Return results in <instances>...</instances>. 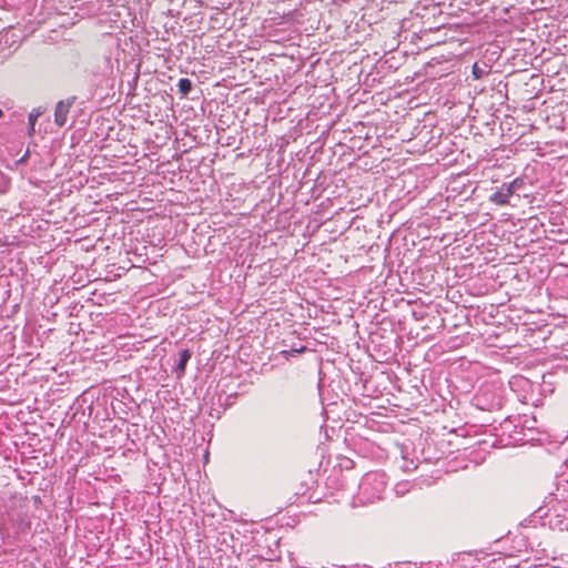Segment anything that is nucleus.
<instances>
[{
	"label": "nucleus",
	"instance_id": "obj_7",
	"mask_svg": "<svg viewBox=\"0 0 568 568\" xmlns=\"http://www.w3.org/2000/svg\"><path fill=\"white\" fill-rule=\"evenodd\" d=\"M485 73L486 71L479 68L477 63L473 65V74L476 79H480Z\"/></svg>",
	"mask_w": 568,
	"mask_h": 568
},
{
	"label": "nucleus",
	"instance_id": "obj_2",
	"mask_svg": "<svg viewBox=\"0 0 568 568\" xmlns=\"http://www.w3.org/2000/svg\"><path fill=\"white\" fill-rule=\"evenodd\" d=\"M75 97L61 100L57 103L54 109V123L62 128L68 121V114L74 103Z\"/></svg>",
	"mask_w": 568,
	"mask_h": 568
},
{
	"label": "nucleus",
	"instance_id": "obj_4",
	"mask_svg": "<svg viewBox=\"0 0 568 568\" xmlns=\"http://www.w3.org/2000/svg\"><path fill=\"white\" fill-rule=\"evenodd\" d=\"M191 356L192 354L189 349H183L180 352L179 363L175 368L179 376L184 374L186 364L190 361Z\"/></svg>",
	"mask_w": 568,
	"mask_h": 568
},
{
	"label": "nucleus",
	"instance_id": "obj_8",
	"mask_svg": "<svg viewBox=\"0 0 568 568\" xmlns=\"http://www.w3.org/2000/svg\"><path fill=\"white\" fill-rule=\"evenodd\" d=\"M4 2V0H0V9L3 7Z\"/></svg>",
	"mask_w": 568,
	"mask_h": 568
},
{
	"label": "nucleus",
	"instance_id": "obj_5",
	"mask_svg": "<svg viewBox=\"0 0 568 568\" xmlns=\"http://www.w3.org/2000/svg\"><path fill=\"white\" fill-rule=\"evenodd\" d=\"M43 113V110L41 108H38V109H33L30 113H29V133L32 134L34 132V126H36V123H37V120L40 115H42Z\"/></svg>",
	"mask_w": 568,
	"mask_h": 568
},
{
	"label": "nucleus",
	"instance_id": "obj_1",
	"mask_svg": "<svg viewBox=\"0 0 568 568\" xmlns=\"http://www.w3.org/2000/svg\"><path fill=\"white\" fill-rule=\"evenodd\" d=\"M386 488V476L379 471H371L359 483V496L364 503H374L382 498Z\"/></svg>",
	"mask_w": 568,
	"mask_h": 568
},
{
	"label": "nucleus",
	"instance_id": "obj_9",
	"mask_svg": "<svg viewBox=\"0 0 568 568\" xmlns=\"http://www.w3.org/2000/svg\"><path fill=\"white\" fill-rule=\"evenodd\" d=\"M2 114H3V113H2V110L0 109V118L2 116Z\"/></svg>",
	"mask_w": 568,
	"mask_h": 568
},
{
	"label": "nucleus",
	"instance_id": "obj_3",
	"mask_svg": "<svg viewBox=\"0 0 568 568\" xmlns=\"http://www.w3.org/2000/svg\"><path fill=\"white\" fill-rule=\"evenodd\" d=\"M516 181L509 183L508 185H503L498 191H496L491 196L490 201L497 205H505L508 203L509 197L515 192Z\"/></svg>",
	"mask_w": 568,
	"mask_h": 568
},
{
	"label": "nucleus",
	"instance_id": "obj_6",
	"mask_svg": "<svg viewBox=\"0 0 568 568\" xmlns=\"http://www.w3.org/2000/svg\"><path fill=\"white\" fill-rule=\"evenodd\" d=\"M178 88L182 94L186 95L192 90V82L187 78H181L178 82Z\"/></svg>",
	"mask_w": 568,
	"mask_h": 568
}]
</instances>
